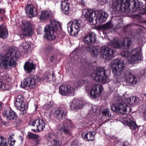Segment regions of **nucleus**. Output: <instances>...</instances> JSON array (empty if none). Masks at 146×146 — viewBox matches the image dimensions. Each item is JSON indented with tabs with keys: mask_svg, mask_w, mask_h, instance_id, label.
<instances>
[{
	"mask_svg": "<svg viewBox=\"0 0 146 146\" xmlns=\"http://www.w3.org/2000/svg\"><path fill=\"white\" fill-rule=\"evenodd\" d=\"M16 53L15 49L10 48L6 53H0V66L5 69L15 67L17 65Z\"/></svg>",
	"mask_w": 146,
	"mask_h": 146,
	"instance_id": "f257e3e1",
	"label": "nucleus"
},
{
	"mask_svg": "<svg viewBox=\"0 0 146 146\" xmlns=\"http://www.w3.org/2000/svg\"><path fill=\"white\" fill-rule=\"evenodd\" d=\"M83 14L85 18L93 24H96L98 19L100 23L105 22L108 17V14L104 12L94 11L92 10L88 11L86 9L83 10Z\"/></svg>",
	"mask_w": 146,
	"mask_h": 146,
	"instance_id": "f03ea898",
	"label": "nucleus"
},
{
	"mask_svg": "<svg viewBox=\"0 0 146 146\" xmlns=\"http://www.w3.org/2000/svg\"><path fill=\"white\" fill-rule=\"evenodd\" d=\"M106 71L103 67H96L92 73L91 76L96 81L103 84L108 83L109 79L106 74Z\"/></svg>",
	"mask_w": 146,
	"mask_h": 146,
	"instance_id": "7ed1b4c3",
	"label": "nucleus"
},
{
	"mask_svg": "<svg viewBox=\"0 0 146 146\" xmlns=\"http://www.w3.org/2000/svg\"><path fill=\"white\" fill-rule=\"evenodd\" d=\"M58 26H59V25L57 22L54 20L51 21L50 24L44 27L45 34L44 37L50 40H54L56 38L55 34Z\"/></svg>",
	"mask_w": 146,
	"mask_h": 146,
	"instance_id": "20e7f679",
	"label": "nucleus"
},
{
	"mask_svg": "<svg viewBox=\"0 0 146 146\" xmlns=\"http://www.w3.org/2000/svg\"><path fill=\"white\" fill-rule=\"evenodd\" d=\"M114 100L116 99L115 104L113 105L111 109L113 111L118 112L122 114H125L127 111V109L129 108L127 104L124 103L121 99V97H116Z\"/></svg>",
	"mask_w": 146,
	"mask_h": 146,
	"instance_id": "39448f33",
	"label": "nucleus"
},
{
	"mask_svg": "<svg viewBox=\"0 0 146 146\" xmlns=\"http://www.w3.org/2000/svg\"><path fill=\"white\" fill-rule=\"evenodd\" d=\"M82 22L80 20L74 19L72 23H69L67 25V30L70 35L74 36L78 35L79 32L81 28Z\"/></svg>",
	"mask_w": 146,
	"mask_h": 146,
	"instance_id": "423d86ee",
	"label": "nucleus"
},
{
	"mask_svg": "<svg viewBox=\"0 0 146 146\" xmlns=\"http://www.w3.org/2000/svg\"><path fill=\"white\" fill-rule=\"evenodd\" d=\"M42 81L41 78L36 75L31 76L25 79L23 83H21V85H23V87L28 86L31 88H34L36 86V83L38 82H40Z\"/></svg>",
	"mask_w": 146,
	"mask_h": 146,
	"instance_id": "0eeeda50",
	"label": "nucleus"
},
{
	"mask_svg": "<svg viewBox=\"0 0 146 146\" xmlns=\"http://www.w3.org/2000/svg\"><path fill=\"white\" fill-rule=\"evenodd\" d=\"M131 56L129 60V62L131 64L139 63L141 60V50L139 48H135L131 52Z\"/></svg>",
	"mask_w": 146,
	"mask_h": 146,
	"instance_id": "6e6552de",
	"label": "nucleus"
},
{
	"mask_svg": "<svg viewBox=\"0 0 146 146\" xmlns=\"http://www.w3.org/2000/svg\"><path fill=\"white\" fill-rule=\"evenodd\" d=\"M74 126L71 120L66 119L64 120L60 125L61 130L64 134L70 135L71 131L73 128Z\"/></svg>",
	"mask_w": 146,
	"mask_h": 146,
	"instance_id": "1a4fd4ad",
	"label": "nucleus"
},
{
	"mask_svg": "<svg viewBox=\"0 0 146 146\" xmlns=\"http://www.w3.org/2000/svg\"><path fill=\"white\" fill-rule=\"evenodd\" d=\"M23 100V97L22 95L18 96L16 99L15 105L17 110L25 113L27 110L28 107L27 105H25Z\"/></svg>",
	"mask_w": 146,
	"mask_h": 146,
	"instance_id": "9d476101",
	"label": "nucleus"
},
{
	"mask_svg": "<svg viewBox=\"0 0 146 146\" xmlns=\"http://www.w3.org/2000/svg\"><path fill=\"white\" fill-rule=\"evenodd\" d=\"M124 68V64H121L119 65L118 67L112 68V73L117 82L119 83L122 81L123 78L121 76Z\"/></svg>",
	"mask_w": 146,
	"mask_h": 146,
	"instance_id": "9b49d317",
	"label": "nucleus"
},
{
	"mask_svg": "<svg viewBox=\"0 0 146 146\" xmlns=\"http://www.w3.org/2000/svg\"><path fill=\"white\" fill-rule=\"evenodd\" d=\"M126 44L124 42H119L117 40H113L110 41L109 45L114 48H120L123 49H127L128 48L129 46L131 44V40L130 39L127 40Z\"/></svg>",
	"mask_w": 146,
	"mask_h": 146,
	"instance_id": "f8f14e48",
	"label": "nucleus"
},
{
	"mask_svg": "<svg viewBox=\"0 0 146 146\" xmlns=\"http://www.w3.org/2000/svg\"><path fill=\"white\" fill-rule=\"evenodd\" d=\"M45 121L42 119H38L33 121L31 124L32 126L35 128L32 129L36 132L42 131L44 128L45 125Z\"/></svg>",
	"mask_w": 146,
	"mask_h": 146,
	"instance_id": "ddd939ff",
	"label": "nucleus"
},
{
	"mask_svg": "<svg viewBox=\"0 0 146 146\" xmlns=\"http://www.w3.org/2000/svg\"><path fill=\"white\" fill-rule=\"evenodd\" d=\"M101 52L104 57L108 60L114 57L116 54L115 50H113L110 48L106 46L101 47L100 49Z\"/></svg>",
	"mask_w": 146,
	"mask_h": 146,
	"instance_id": "4468645a",
	"label": "nucleus"
},
{
	"mask_svg": "<svg viewBox=\"0 0 146 146\" xmlns=\"http://www.w3.org/2000/svg\"><path fill=\"white\" fill-rule=\"evenodd\" d=\"M22 36H29L32 35L33 31L31 24L27 22L23 21L21 25Z\"/></svg>",
	"mask_w": 146,
	"mask_h": 146,
	"instance_id": "2eb2a0df",
	"label": "nucleus"
},
{
	"mask_svg": "<svg viewBox=\"0 0 146 146\" xmlns=\"http://www.w3.org/2000/svg\"><path fill=\"white\" fill-rule=\"evenodd\" d=\"M102 87L99 84L94 85L90 92V96L93 99L99 96L102 91Z\"/></svg>",
	"mask_w": 146,
	"mask_h": 146,
	"instance_id": "dca6fc26",
	"label": "nucleus"
},
{
	"mask_svg": "<svg viewBox=\"0 0 146 146\" xmlns=\"http://www.w3.org/2000/svg\"><path fill=\"white\" fill-rule=\"evenodd\" d=\"M130 0H117L113 1L112 6L110 9H112L114 11H120L122 9L123 4H128Z\"/></svg>",
	"mask_w": 146,
	"mask_h": 146,
	"instance_id": "f3484780",
	"label": "nucleus"
},
{
	"mask_svg": "<svg viewBox=\"0 0 146 146\" xmlns=\"http://www.w3.org/2000/svg\"><path fill=\"white\" fill-rule=\"evenodd\" d=\"M59 93L63 96L68 95L74 92V89L70 85H62L59 88Z\"/></svg>",
	"mask_w": 146,
	"mask_h": 146,
	"instance_id": "a211bd4d",
	"label": "nucleus"
},
{
	"mask_svg": "<svg viewBox=\"0 0 146 146\" xmlns=\"http://www.w3.org/2000/svg\"><path fill=\"white\" fill-rule=\"evenodd\" d=\"M25 11L26 14L30 17L36 16L37 14V10L32 4L28 5L25 7Z\"/></svg>",
	"mask_w": 146,
	"mask_h": 146,
	"instance_id": "6ab92c4d",
	"label": "nucleus"
},
{
	"mask_svg": "<svg viewBox=\"0 0 146 146\" xmlns=\"http://www.w3.org/2000/svg\"><path fill=\"white\" fill-rule=\"evenodd\" d=\"M96 37L94 33H91L86 35L84 38V42L86 44L90 45L95 43Z\"/></svg>",
	"mask_w": 146,
	"mask_h": 146,
	"instance_id": "aec40b11",
	"label": "nucleus"
},
{
	"mask_svg": "<svg viewBox=\"0 0 146 146\" xmlns=\"http://www.w3.org/2000/svg\"><path fill=\"white\" fill-rule=\"evenodd\" d=\"M66 114V111L60 108H56L53 112L55 117L57 119L60 120L65 116Z\"/></svg>",
	"mask_w": 146,
	"mask_h": 146,
	"instance_id": "412c9836",
	"label": "nucleus"
},
{
	"mask_svg": "<svg viewBox=\"0 0 146 146\" xmlns=\"http://www.w3.org/2000/svg\"><path fill=\"white\" fill-rule=\"evenodd\" d=\"M4 116L8 121L15 120L17 117L16 113L10 109H8L6 110Z\"/></svg>",
	"mask_w": 146,
	"mask_h": 146,
	"instance_id": "4be33fe9",
	"label": "nucleus"
},
{
	"mask_svg": "<svg viewBox=\"0 0 146 146\" xmlns=\"http://www.w3.org/2000/svg\"><path fill=\"white\" fill-rule=\"evenodd\" d=\"M99 46L92 45L88 46L86 48V50L90 53L92 55L95 56L98 55L100 53Z\"/></svg>",
	"mask_w": 146,
	"mask_h": 146,
	"instance_id": "5701e85b",
	"label": "nucleus"
},
{
	"mask_svg": "<svg viewBox=\"0 0 146 146\" xmlns=\"http://www.w3.org/2000/svg\"><path fill=\"white\" fill-rule=\"evenodd\" d=\"M126 79L127 82L132 85L136 84L139 82V78L136 76L133 75L131 73H129V75Z\"/></svg>",
	"mask_w": 146,
	"mask_h": 146,
	"instance_id": "b1692460",
	"label": "nucleus"
},
{
	"mask_svg": "<svg viewBox=\"0 0 146 146\" xmlns=\"http://www.w3.org/2000/svg\"><path fill=\"white\" fill-rule=\"evenodd\" d=\"M83 106V104L82 101L74 99L70 105V107L72 110H74L82 108Z\"/></svg>",
	"mask_w": 146,
	"mask_h": 146,
	"instance_id": "393cba45",
	"label": "nucleus"
},
{
	"mask_svg": "<svg viewBox=\"0 0 146 146\" xmlns=\"http://www.w3.org/2000/svg\"><path fill=\"white\" fill-rule=\"evenodd\" d=\"M55 136L52 134L49 135L48 137V140L51 144L49 146H61L62 142L60 141H56L54 139Z\"/></svg>",
	"mask_w": 146,
	"mask_h": 146,
	"instance_id": "a878e982",
	"label": "nucleus"
},
{
	"mask_svg": "<svg viewBox=\"0 0 146 146\" xmlns=\"http://www.w3.org/2000/svg\"><path fill=\"white\" fill-rule=\"evenodd\" d=\"M129 117V116L125 118V124L131 129H136L137 126L135 121L130 119ZM129 117H130V116Z\"/></svg>",
	"mask_w": 146,
	"mask_h": 146,
	"instance_id": "bb28decb",
	"label": "nucleus"
},
{
	"mask_svg": "<svg viewBox=\"0 0 146 146\" xmlns=\"http://www.w3.org/2000/svg\"><path fill=\"white\" fill-rule=\"evenodd\" d=\"M8 36V32L5 27L3 25H0V37L6 39Z\"/></svg>",
	"mask_w": 146,
	"mask_h": 146,
	"instance_id": "cd10ccee",
	"label": "nucleus"
},
{
	"mask_svg": "<svg viewBox=\"0 0 146 146\" xmlns=\"http://www.w3.org/2000/svg\"><path fill=\"white\" fill-rule=\"evenodd\" d=\"M35 65L32 62L29 61L26 62L24 65V68L25 70L28 73H30L32 70L35 68Z\"/></svg>",
	"mask_w": 146,
	"mask_h": 146,
	"instance_id": "c85d7f7f",
	"label": "nucleus"
},
{
	"mask_svg": "<svg viewBox=\"0 0 146 146\" xmlns=\"http://www.w3.org/2000/svg\"><path fill=\"white\" fill-rule=\"evenodd\" d=\"M31 46L27 42L23 43L20 46L19 50L21 52H29L31 50Z\"/></svg>",
	"mask_w": 146,
	"mask_h": 146,
	"instance_id": "c756f323",
	"label": "nucleus"
},
{
	"mask_svg": "<svg viewBox=\"0 0 146 146\" xmlns=\"http://www.w3.org/2000/svg\"><path fill=\"white\" fill-rule=\"evenodd\" d=\"M96 133L95 131L89 132L86 134L85 133H82V137L84 138H86L88 141H92L94 139V135Z\"/></svg>",
	"mask_w": 146,
	"mask_h": 146,
	"instance_id": "7c9ffc66",
	"label": "nucleus"
},
{
	"mask_svg": "<svg viewBox=\"0 0 146 146\" xmlns=\"http://www.w3.org/2000/svg\"><path fill=\"white\" fill-rule=\"evenodd\" d=\"M52 16L51 12L50 11H43L41 12L40 15V19H46Z\"/></svg>",
	"mask_w": 146,
	"mask_h": 146,
	"instance_id": "2f4dec72",
	"label": "nucleus"
},
{
	"mask_svg": "<svg viewBox=\"0 0 146 146\" xmlns=\"http://www.w3.org/2000/svg\"><path fill=\"white\" fill-rule=\"evenodd\" d=\"M61 6L62 12L65 14L68 13L69 10V4L65 1H62Z\"/></svg>",
	"mask_w": 146,
	"mask_h": 146,
	"instance_id": "473e14b6",
	"label": "nucleus"
},
{
	"mask_svg": "<svg viewBox=\"0 0 146 146\" xmlns=\"http://www.w3.org/2000/svg\"><path fill=\"white\" fill-rule=\"evenodd\" d=\"M11 87V85L7 83H4L3 80L0 79V89L3 90H7Z\"/></svg>",
	"mask_w": 146,
	"mask_h": 146,
	"instance_id": "72a5a7b5",
	"label": "nucleus"
},
{
	"mask_svg": "<svg viewBox=\"0 0 146 146\" xmlns=\"http://www.w3.org/2000/svg\"><path fill=\"white\" fill-rule=\"evenodd\" d=\"M139 98L135 97H133L131 98L126 99L127 103L129 104L132 105L138 103Z\"/></svg>",
	"mask_w": 146,
	"mask_h": 146,
	"instance_id": "f704fd0d",
	"label": "nucleus"
},
{
	"mask_svg": "<svg viewBox=\"0 0 146 146\" xmlns=\"http://www.w3.org/2000/svg\"><path fill=\"white\" fill-rule=\"evenodd\" d=\"M121 64H124L122 61H121L120 58L115 59L113 60L111 62V66L112 68L118 67L119 65Z\"/></svg>",
	"mask_w": 146,
	"mask_h": 146,
	"instance_id": "c9c22d12",
	"label": "nucleus"
},
{
	"mask_svg": "<svg viewBox=\"0 0 146 146\" xmlns=\"http://www.w3.org/2000/svg\"><path fill=\"white\" fill-rule=\"evenodd\" d=\"M102 28L105 30H110L112 29L113 25L111 21H109L101 26Z\"/></svg>",
	"mask_w": 146,
	"mask_h": 146,
	"instance_id": "e433bc0d",
	"label": "nucleus"
},
{
	"mask_svg": "<svg viewBox=\"0 0 146 146\" xmlns=\"http://www.w3.org/2000/svg\"><path fill=\"white\" fill-rule=\"evenodd\" d=\"M41 79H42V81L41 82L43 81L45 82L47 81H54L55 80V78L53 73L52 74V75L49 74L46 76L45 78H41Z\"/></svg>",
	"mask_w": 146,
	"mask_h": 146,
	"instance_id": "4c0bfd02",
	"label": "nucleus"
},
{
	"mask_svg": "<svg viewBox=\"0 0 146 146\" xmlns=\"http://www.w3.org/2000/svg\"><path fill=\"white\" fill-rule=\"evenodd\" d=\"M15 136L14 134L10 135L8 138V140L10 146H13L16 141L15 139Z\"/></svg>",
	"mask_w": 146,
	"mask_h": 146,
	"instance_id": "58836bf2",
	"label": "nucleus"
},
{
	"mask_svg": "<svg viewBox=\"0 0 146 146\" xmlns=\"http://www.w3.org/2000/svg\"><path fill=\"white\" fill-rule=\"evenodd\" d=\"M0 146H8L7 139L1 135H0Z\"/></svg>",
	"mask_w": 146,
	"mask_h": 146,
	"instance_id": "ea45409f",
	"label": "nucleus"
},
{
	"mask_svg": "<svg viewBox=\"0 0 146 146\" xmlns=\"http://www.w3.org/2000/svg\"><path fill=\"white\" fill-rule=\"evenodd\" d=\"M110 110L109 109H106L103 110L102 111V113L106 117L108 116L109 117H111V114L110 113Z\"/></svg>",
	"mask_w": 146,
	"mask_h": 146,
	"instance_id": "a19ab883",
	"label": "nucleus"
},
{
	"mask_svg": "<svg viewBox=\"0 0 146 146\" xmlns=\"http://www.w3.org/2000/svg\"><path fill=\"white\" fill-rule=\"evenodd\" d=\"M131 52L128 50H124L121 52V54L122 56L124 57H128L130 55H131Z\"/></svg>",
	"mask_w": 146,
	"mask_h": 146,
	"instance_id": "79ce46f5",
	"label": "nucleus"
},
{
	"mask_svg": "<svg viewBox=\"0 0 146 146\" xmlns=\"http://www.w3.org/2000/svg\"><path fill=\"white\" fill-rule=\"evenodd\" d=\"M44 51L46 54L52 53L53 51L52 48L50 46H48L45 48Z\"/></svg>",
	"mask_w": 146,
	"mask_h": 146,
	"instance_id": "37998d69",
	"label": "nucleus"
},
{
	"mask_svg": "<svg viewBox=\"0 0 146 146\" xmlns=\"http://www.w3.org/2000/svg\"><path fill=\"white\" fill-rule=\"evenodd\" d=\"M33 139L35 140L36 143L37 144H39L40 138L38 135L35 134Z\"/></svg>",
	"mask_w": 146,
	"mask_h": 146,
	"instance_id": "c03bdc74",
	"label": "nucleus"
},
{
	"mask_svg": "<svg viewBox=\"0 0 146 146\" xmlns=\"http://www.w3.org/2000/svg\"><path fill=\"white\" fill-rule=\"evenodd\" d=\"M75 86L76 88H78L81 84V82L80 81L77 80L74 83Z\"/></svg>",
	"mask_w": 146,
	"mask_h": 146,
	"instance_id": "a18cd8bd",
	"label": "nucleus"
},
{
	"mask_svg": "<svg viewBox=\"0 0 146 146\" xmlns=\"http://www.w3.org/2000/svg\"><path fill=\"white\" fill-rule=\"evenodd\" d=\"M35 134L31 133H29L28 135V137L29 138L33 139Z\"/></svg>",
	"mask_w": 146,
	"mask_h": 146,
	"instance_id": "49530a36",
	"label": "nucleus"
},
{
	"mask_svg": "<svg viewBox=\"0 0 146 146\" xmlns=\"http://www.w3.org/2000/svg\"><path fill=\"white\" fill-rule=\"evenodd\" d=\"M52 106V105L50 103L47 104L44 106L45 108L47 110L49 109Z\"/></svg>",
	"mask_w": 146,
	"mask_h": 146,
	"instance_id": "de8ad7c7",
	"label": "nucleus"
},
{
	"mask_svg": "<svg viewBox=\"0 0 146 146\" xmlns=\"http://www.w3.org/2000/svg\"><path fill=\"white\" fill-rule=\"evenodd\" d=\"M132 3H133L132 8L134 9L136 7L137 4V3L136 1L135 0L133 1L132 2Z\"/></svg>",
	"mask_w": 146,
	"mask_h": 146,
	"instance_id": "09e8293b",
	"label": "nucleus"
},
{
	"mask_svg": "<svg viewBox=\"0 0 146 146\" xmlns=\"http://www.w3.org/2000/svg\"><path fill=\"white\" fill-rule=\"evenodd\" d=\"M79 3L82 6L85 5V2L84 0H79Z\"/></svg>",
	"mask_w": 146,
	"mask_h": 146,
	"instance_id": "8fccbe9b",
	"label": "nucleus"
},
{
	"mask_svg": "<svg viewBox=\"0 0 146 146\" xmlns=\"http://www.w3.org/2000/svg\"><path fill=\"white\" fill-rule=\"evenodd\" d=\"M121 146H131V145L127 143H124L122 144Z\"/></svg>",
	"mask_w": 146,
	"mask_h": 146,
	"instance_id": "3c124183",
	"label": "nucleus"
},
{
	"mask_svg": "<svg viewBox=\"0 0 146 146\" xmlns=\"http://www.w3.org/2000/svg\"><path fill=\"white\" fill-rule=\"evenodd\" d=\"M96 111V108H92L91 110L90 111V112L91 113L95 112Z\"/></svg>",
	"mask_w": 146,
	"mask_h": 146,
	"instance_id": "603ef678",
	"label": "nucleus"
},
{
	"mask_svg": "<svg viewBox=\"0 0 146 146\" xmlns=\"http://www.w3.org/2000/svg\"><path fill=\"white\" fill-rule=\"evenodd\" d=\"M142 95L143 97H145L146 100V94L145 93H143L142 94Z\"/></svg>",
	"mask_w": 146,
	"mask_h": 146,
	"instance_id": "864d4df0",
	"label": "nucleus"
},
{
	"mask_svg": "<svg viewBox=\"0 0 146 146\" xmlns=\"http://www.w3.org/2000/svg\"><path fill=\"white\" fill-rule=\"evenodd\" d=\"M2 103L0 101V110H1L2 107Z\"/></svg>",
	"mask_w": 146,
	"mask_h": 146,
	"instance_id": "5fc2aeb1",
	"label": "nucleus"
},
{
	"mask_svg": "<svg viewBox=\"0 0 146 146\" xmlns=\"http://www.w3.org/2000/svg\"><path fill=\"white\" fill-rule=\"evenodd\" d=\"M145 114V115L144 116V115H143V116L145 117H146V112H143V114Z\"/></svg>",
	"mask_w": 146,
	"mask_h": 146,
	"instance_id": "6e6d98bb",
	"label": "nucleus"
},
{
	"mask_svg": "<svg viewBox=\"0 0 146 146\" xmlns=\"http://www.w3.org/2000/svg\"><path fill=\"white\" fill-rule=\"evenodd\" d=\"M23 38H24V36H23L22 37Z\"/></svg>",
	"mask_w": 146,
	"mask_h": 146,
	"instance_id": "4d7b16f0",
	"label": "nucleus"
}]
</instances>
